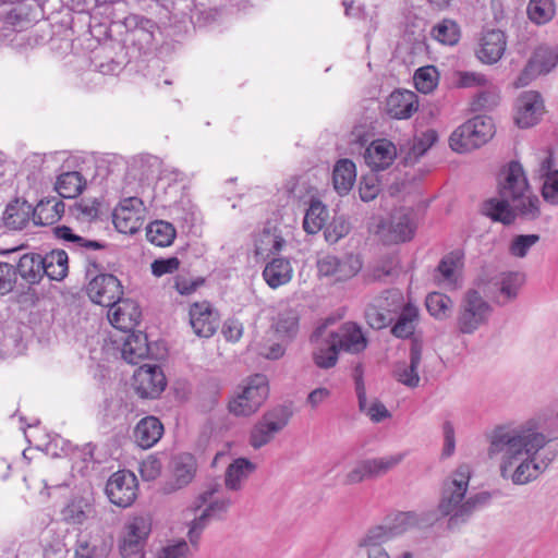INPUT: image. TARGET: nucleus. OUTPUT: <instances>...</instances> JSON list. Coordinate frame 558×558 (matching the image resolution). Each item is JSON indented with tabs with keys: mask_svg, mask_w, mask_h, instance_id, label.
I'll list each match as a JSON object with an SVG mask.
<instances>
[{
	"mask_svg": "<svg viewBox=\"0 0 558 558\" xmlns=\"http://www.w3.org/2000/svg\"><path fill=\"white\" fill-rule=\"evenodd\" d=\"M376 475L373 473V465L371 459H366L357 462L345 475L344 484L353 485L361 483L368 478H375Z\"/></svg>",
	"mask_w": 558,
	"mask_h": 558,
	"instance_id": "nucleus-59",
	"label": "nucleus"
},
{
	"mask_svg": "<svg viewBox=\"0 0 558 558\" xmlns=\"http://www.w3.org/2000/svg\"><path fill=\"white\" fill-rule=\"evenodd\" d=\"M86 187V180L78 171L61 173L56 181L54 189L63 198H75Z\"/></svg>",
	"mask_w": 558,
	"mask_h": 558,
	"instance_id": "nucleus-39",
	"label": "nucleus"
},
{
	"mask_svg": "<svg viewBox=\"0 0 558 558\" xmlns=\"http://www.w3.org/2000/svg\"><path fill=\"white\" fill-rule=\"evenodd\" d=\"M550 167L551 160L547 157L542 161L539 169L544 179L542 195L547 203L558 205V171H550Z\"/></svg>",
	"mask_w": 558,
	"mask_h": 558,
	"instance_id": "nucleus-46",
	"label": "nucleus"
},
{
	"mask_svg": "<svg viewBox=\"0 0 558 558\" xmlns=\"http://www.w3.org/2000/svg\"><path fill=\"white\" fill-rule=\"evenodd\" d=\"M391 241L405 242L413 236L414 225L408 215L393 217L390 223Z\"/></svg>",
	"mask_w": 558,
	"mask_h": 558,
	"instance_id": "nucleus-56",
	"label": "nucleus"
},
{
	"mask_svg": "<svg viewBox=\"0 0 558 558\" xmlns=\"http://www.w3.org/2000/svg\"><path fill=\"white\" fill-rule=\"evenodd\" d=\"M166 377L157 365L145 364L133 375V387L142 398H157L166 388Z\"/></svg>",
	"mask_w": 558,
	"mask_h": 558,
	"instance_id": "nucleus-16",
	"label": "nucleus"
},
{
	"mask_svg": "<svg viewBox=\"0 0 558 558\" xmlns=\"http://www.w3.org/2000/svg\"><path fill=\"white\" fill-rule=\"evenodd\" d=\"M93 506L88 498L74 496L61 511L62 519L68 524H83L92 514Z\"/></svg>",
	"mask_w": 558,
	"mask_h": 558,
	"instance_id": "nucleus-38",
	"label": "nucleus"
},
{
	"mask_svg": "<svg viewBox=\"0 0 558 558\" xmlns=\"http://www.w3.org/2000/svg\"><path fill=\"white\" fill-rule=\"evenodd\" d=\"M495 129L489 117L477 116L459 126L449 138L450 147L458 153H466L487 143Z\"/></svg>",
	"mask_w": 558,
	"mask_h": 558,
	"instance_id": "nucleus-6",
	"label": "nucleus"
},
{
	"mask_svg": "<svg viewBox=\"0 0 558 558\" xmlns=\"http://www.w3.org/2000/svg\"><path fill=\"white\" fill-rule=\"evenodd\" d=\"M64 203L56 198L43 199L33 207V221L38 226H50L64 214Z\"/></svg>",
	"mask_w": 558,
	"mask_h": 558,
	"instance_id": "nucleus-34",
	"label": "nucleus"
},
{
	"mask_svg": "<svg viewBox=\"0 0 558 558\" xmlns=\"http://www.w3.org/2000/svg\"><path fill=\"white\" fill-rule=\"evenodd\" d=\"M286 240L282 232L275 226H266L255 239V254L267 258L283 250Z\"/></svg>",
	"mask_w": 558,
	"mask_h": 558,
	"instance_id": "nucleus-27",
	"label": "nucleus"
},
{
	"mask_svg": "<svg viewBox=\"0 0 558 558\" xmlns=\"http://www.w3.org/2000/svg\"><path fill=\"white\" fill-rule=\"evenodd\" d=\"M493 313L492 305L477 290H468L459 304L456 326L462 335H473L487 325Z\"/></svg>",
	"mask_w": 558,
	"mask_h": 558,
	"instance_id": "nucleus-5",
	"label": "nucleus"
},
{
	"mask_svg": "<svg viewBox=\"0 0 558 558\" xmlns=\"http://www.w3.org/2000/svg\"><path fill=\"white\" fill-rule=\"evenodd\" d=\"M33 219V206L26 201L16 199L10 203L4 213L3 221L12 230H21Z\"/></svg>",
	"mask_w": 558,
	"mask_h": 558,
	"instance_id": "nucleus-35",
	"label": "nucleus"
},
{
	"mask_svg": "<svg viewBox=\"0 0 558 558\" xmlns=\"http://www.w3.org/2000/svg\"><path fill=\"white\" fill-rule=\"evenodd\" d=\"M41 256L38 254H24L16 267L19 274L27 283H37L43 277Z\"/></svg>",
	"mask_w": 558,
	"mask_h": 558,
	"instance_id": "nucleus-45",
	"label": "nucleus"
},
{
	"mask_svg": "<svg viewBox=\"0 0 558 558\" xmlns=\"http://www.w3.org/2000/svg\"><path fill=\"white\" fill-rule=\"evenodd\" d=\"M375 300H383V307L385 311L393 316L407 305L404 298L399 289H390L376 296Z\"/></svg>",
	"mask_w": 558,
	"mask_h": 558,
	"instance_id": "nucleus-61",
	"label": "nucleus"
},
{
	"mask_svg": "<svg viewBox=\"0 0 558 558\" xmlns=\"http://www.w3.org/2000/svg\"><path fill=\"white\" fill-rule=\"evenodd\" d=\"M355 179L356 170L353 161L349 159H341L336 163L332 181L333 186L339 194H347L352 189Z\"/></svg>",
	"mask_w": 558,
	"mask_h": 558,
	"instance_id": "nucleus-41",
	"label": "nucleus"
},
{
	"mask_svg": "<svg viewBox=\"0 0 558 558\" xmlns=\"http://www.w3.org/2000/svg\"><path fill=\"white\" fill-rule=\"evenodd\" d=\"M558 63V47H549L546 45L539 46L529 60L524 68L519 82L521 85H526L529 82L541 75L551 71Z\"/></svg>",
	"mask_w": 558,
	"mask_h": 558,
	"instance_id": "nucleus-18",
	"label": "nucleus"
},
{
	"mask_svg": "<svg viewBox=\"0 0 558 558\" xmlns=\"http://www.w3.org/2000/svg\"><path fill=\"white\" fill-rule=\"evenodd\" d=\"M288 343L290 342L281 341L278 335H271L268 329L258 343V353L268 360H278L284 355Z\"/></svg>",
	"mask_w": 558,
	"mask_h": 558,
	"instance_id": "nucleus-49",
	"label": "nucleus"
},
{
	"mask_svg": "<svg viewBox=\"0 0 558 558\" xmlns=\"http://www.w3.org/2000/svg\"><path fill=\"white\" fill-rule=\"evenodd\" d=\"M190 542L180 538L167 542L156 554V558H193Z\"/></svg>",
	"mask_w": 558,
	"mask_h": 558,
	"instance_id": "nucleus-54",
	"label": "nucleus"
},
{
	"mask_svg": "<svg viewBox=\"0 0 558 558\" xmlns=\"http://www.w3.org/2000/svg\"><path fill=\"white\" fill-rule=\"evenodd\" d=\"M498 195L485 201L482 206V213L494 221L511 225L517 217L532 221L541 216V201L533 193L518 161H511L500 172Z\"/></svg>",
	"mask_w": 558,
	"mask_h": 558,
	"instance_id": "nucleus-2",
	"label": "nucleus"
},
{
	"mask_svg": "<svg viewBox=\"0 0 558 558\" xmlns=\"http://www.w3.org/2000/svg\"><path fill=\"white\" fill-rule=\"evenodd\" d=\"M463 254L453 251L442 257L437 267V279L446 287L454 288L458 283L460 271L463 265Z\"/></svg>",
	"mask_w": 558,
	"mask_h": 558,
	"instance_id": "nucleus-31",
	"label": "nucleus"
},
{
	"mask_svg": "<svg viewBox=\"0 0 558 558\" xmlns=\"http://www.w3.org/2000/svg\"><path fill=\"white\" fill-rule=\"evenodd\" d=\"M329 217L327 207L318 199H312L305 213L303 228L308 234L319 232Z\"/></svg>",
	"mask_w": 558,
	"mask_h": 558,
	"instance_id": "nucleus-42",
	"label": "nucleus"
},
{
	"mask_svg": "<svg viewBox=\"0 0 558 558\" xmlns=\"http://www.w3.org/2000/svg\"><path fill=\"white\" fill-rule=\"evenodd\" d=\"M217 492H218L217 486L205 490L195 499L191 509L196 512L203 506L207 505L205 508V511H207L211 515V518L217 514L225 513L231 506V499L230 498L214 499V495Z\"/></svg>",
	"mask_w": 558,
	"mask_h": 558,
	"instance_id": "nucleus-43",
	"label": "nucleus"
},
{
	"mask_svg": "<svg viewBox=\"0 0 558 558\" xmlns=\"http://www.w3.org/2000/svg\"><path fill=\"white\" fill-rule=\"evenodd\" d=\"M418 319V308L408 303L391 328V332L397 338H409L414 333L416 322Z\"/></svg>",
	"mask_w": 558,
	"mask_h": 558,
	"instance_id": "nucleus-44",
	"label": "nucleus"
},
{
	"mask_svg": "<svg viewBox=\"0 0 558 558\" xmlns=\"http://www.w3.org/2000/svg\"><path fill=\"white\" fill-rule=\"evenodd\" d=\"M391 537L384 526H375L357 542L356 555L361 558H391L384 544Z\"/></svg>",
	"mask_w": 558,
	"mask_h": 558,
	"instance_id": "nucleus-20",
	"label": "nucleus"
},
{
	"mask_svg": "<svg viewBox=\"0 0 558 558\" xmlns=\"http://www.w3.org/2000/svg\"><path fill=\"white\" fill-rule=\"evenodd\" d=\"M438 71L433 65L420 68L414 74V85L423 94L433 92L438 84Z\"/></svg>",
	"mask_w": 558,
	"mask_h": 558,
	"instance_id": "nucleus-55",
	"label": "nucleus"
},
{
	"mask_svg": "<svg viewBox=\"0 0 558 558\" xmlns=\"http://www.w3.org/2000/svg\"><path fill=\"white\" fill-rule=\"evenodd\" d=\"M422 361V348L413 344L410 350V361L400 362L396 365L393 375L402 385L415 388L420 384L418 366Z\"/></svg>",
	"mask_w": 558,
	"mask_h": 558,
	"instance_id": "nucleus-28",
	"label": "nucleus"
},
{
	"mask_svg": "<svg viewBox=\"0 0 558 558\" xmlns=\"http://www.w3.org/2000/svg\"><path fill=\"white\" fill-rule=\"evenodd\" d=\"M405 457V453H395L390 456H385L380 458L371 459L373 465V473H375L376 477L383 476L397 465H399Z\"/></svg>",
	"mask_w": 558,
	"mask_h": 558,
	"instance_id": "nucleus-62",
	"label": "nucleus"
},
{
	"mask_svg": "<svg viewBox=\"0 0 558 558\" xmlns=\"http://www.w3.org/2000/svg\"><path fill=\"white\" fill-rule=\"evenodd\" d=\"M151 532V520L145 515L129 519L122 530L119 549L123 557L142 554Z\"/></svg>",
	"mask_w": 558,
	"mask_h": 558,
	"instance_id": "nucleus-8",
	"label": "nucleus"
},
{
	"mask_svg": "<svg viewBox=\"0 0 558 558\" xmlns=\"http://www.w3.org/2000/svg\"><path fill=\"white\" fill-rule=\"evenodd\" d=\"M108 549L104 545H96L85 539L77 541L74 558H107Z\"/></svg>",
	"mask_w": 558,
	"mask_h": 558,
	"instance_id": "nucleus-64",
	"label": "nucleus"
},
{
	"mask_svg": "<svg viewBox=\"0 0 558 558\" xmlns=\"http://www.w3.org/2000/svg\"><path fill=\"white\" fill-rule=\"evenodd\" d=\"M189 315L191 327L199 338H210L219 327L218 312L206 301L193 303Z\"/></svg>",
	"mask_w": 558,
	"mask_h": 558,
	"instance_id": "nucleus-17",
	"label": "nucleus"
},
{
	"mask_svg": "<svg viewBox=\"0 0 558 558\" xmlns=\"http://www.w3.org/2000/svg\"><path fill=\"white\" fill-rule=\"evenodd\" d=\"M350 230L351 226L344 217H335L331 222L326 226L324 236L329 244H336L348 235Z\"/></svg>",
	"mask_w": 558,
	"mask_h": 558,
	"instance_id": "nucleus-58",
	"label": "nucleus"
},
{
	"mask_svg": "<svg viewBox=\"0 0 558 558\" xmlns=\"http://www.w3.org/2000/svg\"><path fill=\"white\" fill-rule=\"evenodd\" d=\"M269 393L268 379L263 374H255L244 379L238 387L228 409L235 416H250L258 411Z\"/></svg>",
	"mask_w": 558,
	"mask_h": 558,
	"instance_id": "nucleus-4",
	"label": "nucleus"
},
{
	"mask_svg": "<svg viewBox=\"0 0 558 558\" xmlns=\"http://www.w3.org/2000/svg\"><path fill=\"white\" fill-rule=\"evenodd\" d=\"M144 203L138 197L121 201L112 214L116 229L124 234L136 233L144 223Z\"/></svg>",
	"mask_w": 558,
	"mask_h": 558,
	"instance_id": "nucleus-11",
	"label": "nucleus"
},
{
	"mask_svg": "<svg viewBox=\"0 0 558 558\" xmlns=\"http://www.w3.org/2000/svg\"><path fill=\"white\" fill-rule=\"evenodd\" d=\"M330 320H326L316 327L311 336L313 344V360L319 368H331L338 362V353L340 352L331 329H329Z\"/></svg>",
	"mask_w": 558,
	"mask_h": 558,
	"instance_id": "nucleus-9",
	"label": "nucleus"
},
{
	"mask_svg": "<svg viewBox=\"0 0 558 558\" xmlns=\"http://www.w3.org/2000/svg\"><path fill=\"white\" fill-rule=\"evenodd\" d=\"M527 16L536 25H543L551 21L556 13L554 0H530Z\"/></svg>",
	"mask_w": 558,
	"mask_h": 558,
	"instance_id": "nucleus-48",
	"label": "nucleus"
},
{
	"mask_svg": "<svg viewBox=\"0 0 558 558\" xmlns=\"http://www.w3.org/2000/svg\"><path fill=\"white\" fill-rule=\"evenodd\" d=\"M417 110L418 97L408 89H397L386 100V111L393 119H409Z\"/></svg>",
	"mask_w": 558,
	"mask_h": 558,
	"instance_id": "nucleus-23",
	"label": "nucleus"
},
{
	"mask_svg": "<svg viewBox=\"0 0 558 558\" xmlns=\"http://www.w3.org/2000/svg\"><path fill=\"white\" fill-rule=\"evenodd\" d=\"M425 303L428 313L440 320L448 318L453 307L452 300L440 292L429 293Z\"/></svg>",
	"mask_w": 558,
	"mask_h": 558,
	"instance_id": "nucleus-50",
	"label": "nucleus"
},
{
	"mask_svg": "<svg viewBox=\"0 0 558 558\" xmlns=\"http://www.w3.org/2000/svg\"><path fill=\"white\" fill-rule=\"evenodd\" d=\"M299 313L293 308L280 312L270 326L271 335H278L281 341L291 342L299 332Z\"/></svg>",
	"mask_w": 558,
	"mask_h": 558,
	"instance_id": "nucleus-33",
	"label": "nucleus"
},
{
	"mask_svg": "<svg viewBox=\"0 0 558 558\" xmlns=\"http://www.w3.org/2000/svg\"><path fill=\"white\" fill-rule=\"evenodd\" d=\"M383 307V300H373L365 310V318L369 327L373 329H383L392 320L393 316L388 314Z\"/></svg>",
	"mask_w": 558,
	"mask_h": 558,
	"instance_id": "nucleus-52",
	"label": "nucleus"
},
{
	"mask_svg": "<svg viewBox=\"0 0 558 558\" xmlns=\"http://www.w3.org/2000/svg\"><path fill=\"white\" fill-rule=\"evenodd\" d=\"M544 113V102L537 92H524L517 100L515 123L520 128L535 125Z\"/></svg>",
	"mask_w": 558,
	"mask_h": 558,
	"instance_id": "nucleus-22",
	"label": "nucleus"
},
{
	"mask_svg": "<svg viewBox=\"0 0 558 558\" xmlns=\"http://www.w3.org/2000/svg\"><path fill=\"white\" fill-rule=\"evenodd\" d=\"M92 302L110 307L122 298L123 288L120 280L111 274H100L87 286Z\"/></svg>",
	"mask_w": 558,
	"mask_h": 558,
	"instance_id": "nucleus-14",
	"label": "nucleus"
},
{
	"mask_svg": "<svg viewBox=\"0 0 558 558\" xmlns=\"http://www.w3.org/2000/svg\"><path fill=\"white\" fill-rule=\"evenodd\" d=\"M289 422V415L282 408L265 413L254 425L250 434V445L259 449L269 444L276 434L281 432Z\"/></svg>",
	"mask_w": 558,
	"mask_h": 558,
	"instance_id": "nucleus-10",
	"label": "nucleus"
},
{
	"mask_svg": "<svg viewBox=\"0 0 558 558\" xmlns=\"http://www.w3.org/2000/svg\"><path fill=\"white\" fill-rule=\"evenodd\" d=\"M471 474V466L462 463L442 485L436 513L449 518V530L460 527L478 508L487 505L490 500V494L487 492L466 496Z\"/></svg>",
	"mask_w": 558,
	"mask_h": 558,
	"instance_id": "nucleus-3",
	"label": "nucleus"
},
{
	"mask_svg": "<svg viewBox=\"0 0 558 558\" xmlns=\"http://www.w3.org/2000/svg\"><path fill=\"white\" fill-rule=\"evenodd\" d=\"M397 157V148L388 140H376L366 148L364 159L374 171L389 168Z\"/></svg>",
	"mask_w": 558,
	"mask_h": 558,
	"instance_id": "nucleus-25",
	"label": "nucleus"
},
{
	"mask_svg": "<svg viewBox=\"0 0 558 558\" xmlns=\"http://www.w3.org/2000/svg\"><path fill=\"white\" fill-rule=\"evenodd\" d=\"M43 276L46 275L51 280H62L68 274V255L62 250H53L41 256Z\"/></svg>",
	"mask_w": 558,
	"mask_h": 558,
	"instance_id": "nucleus-40",
	"label": "nucleus"
},
{
	"mask_svg": "<svg viewBox=\"0 0 558 558\" xmlns=\"http://www.w3.org/2000/svg\"><path fill=\"white\" fill-rule=\"evenodd\" d=\"M36 22V14L33 9L25 3H20L12 8L3 19L5 29L22 32L29 28Z\"/></svg>",
	"mask_w": 558,
	"mask_h": 558,
	"instance_id": "nucleus-37",
	"label": "nucleus"
},
{
	"mask_svg": "<svg viewBox=\"0 0 558 558\" xmlns=\"http://www.w3.org/2000/svg\"><path fill=\"white\" fill-rule=\"evenodd\" d=\"M539 241L538 234H520L511 241L509 252L515 257H525L529 250Z\"/></svg>",
	"mask_w": 558,
	"mask_h": 558,
	"instance_id": "nucleus-63",
	"label": "nucleus"
},
{
	"mask_svg": "<svg viewBox=\"0 0 558 558\" xmlns=\"http://www.w3.org/2000/svg\"><path fill=\"white\" fill-rule=\"evenodd\" d=\"M483 88L471 102V109L474 112L490 111L500 102V92L492 82Z\"/></svg>",
	"mask_w": 558,
	"mask_h": 558,
	"instance_id": "nucleus-51",
	"label": "nucleus"
},
{
	"mask_svg": "<svg viewBox=\"0 0 558 558\" xmlns=\"http://www.w3.org/2000/svg\"><path fill=\"white\" fill-rule=\"evenodd\" d=\"M547 442L545 435L532 425L500 426L489 436L487 453L490 459L499 457L504 480L521 486L537 480L553 461L554 454H545Z\"/></svg>",
	"mask_w": 558,
	"mask_h": 558,
	"instance_id": "nucleus-1",
	"label": "nucleus"
},
{
	"mask_svg": "<svg viewBox=\"0 0 558 558\" xmlns=\"http://www.w3.org/2000/svg\"><path fill=\"white\" fill-rule=\"evenodd\" d=\"M138 304L130 299H120L109 307L108 319L110 324L120 330L132 331L141 319Z\"/></svg>",
	"mask_w": 558,
	"mask_h": 558,
	"instance_id": "nucleus-21",
	"label": "nucleus"
},
{
	"mask_svg": "<svg viewBox=\"0 0 558 558\" xmlns=\"http://www.w3.org/2000/svg\"><path fill=\"white\" fill-rule=\"evenodd\" d=\"M122 357L130 364H137L149 355L147 336L142 331L131 332L123 341Z\"/></svg>",
	"mask_w": 558,
	"mask_h": 558,
	"instance_id": "nucleus-32",
	"label": "nucleus"
},
{
	"mask_svg": "<svg viewBox=\"0 0 558 558\" xmlns=\"http://www.w3.org/2000/svg\"><path fill=\"white\" fill-rule=\"evenodd\" d=\"M331 332L339 351L359 354L367 348L368 340L362 327L353 322H347Z\"/></svg>",
	"mask_w": 558,
	"mask_h": 558,
	"instance_id": "nucleus-19",
	"label": "nucleus"
},
{
	"mask_svg": "<svg viewBox=\"0 0 558 558\" xmlns=\"http://www.w3.org/2000/svg\"><path fill=\"white\" fill-rule=\"evenodd\" d=\"M256 469V464L246 458L234 459L225 471L226 488L231 492H240Z\"/></svg>",
	"mask_w": 558,
	"mask_h": 558,
	"instance_id": "nucleus-26",
	"label": "nucleus"
},
{
	"mask_svg": "<svg viewBox=\"0 0 558 558\" xmlns=\"http://www.w3.org/2000/svg\"><path fill=\"white\" fill-rule=\"evenodd\" d=\"M146 238L157 246H169L175 238V229L167 221L156 220L147 226Z\"/></svg>",
	"mask_w": 558,
	"mask_h": 558,
	"instance_id": "nucleus-47",
	"label": "nucleus"
},
{
	"mask_svg": "<svg viewBox=\"0 0 558 558\" xmlns=\"http://www.w3.org/2000/svg\"><path fill=\"white\" fill-rule=\"evenodd\" d=\"M438 520L437 513L423 512L417 513L414 511L402 512L397 517L398 524L403 529L408 530L411 527H425L432 525Z\"/></svg>",
	"mask_w": 558,
	"mask_h": 558,
	"instance_id": "nucleus-53",
	"label": "nucleus"
},
{
	"mask_svg": "<svg viewBox=\"0 0 558 558\" xmlns=\"http://www.w3.org/2000/svg\"><path fill=\"white\" fill-rule=\"evenodd\" d=\"M195 471L196 462L191 454L175 457L172 462V478L174 484L171 485L170 490L186 486L193 480Z\"/></svg>",
	"mask_w": 558,
	"mask_h": 558,
	"instance_id": "nucleus-36",
	"label": "nucleus"
},
{
	"mask_svg": "<svg viewBox=\"0 0 558 558\" xmlns=\"http://www.w3.org/2000/svg\"><path fill=\"white\" fill-rule=\"evenodd\" d=\"M507 46L506 35L499 29H490L483 34L480 48L476 50L478 60L494 64L501 59Z\"/></svg>",
	"mask_w": 558,
	"mask_h": 558,
	"instance_id": "nucleus-24",
	"label": "nucleus"
},
{
	"mask_svg": "<svg viewBox=\"0 0 558 558\" xmlns=\"http://www.w3.org/2000/svg\"><path fill=\"white\" fill-rule=\"evenodd\" d=\"M293 268L289 259L283 257L272 258L263 270V278L271 289H277L291 281Z\"/></svg>",
	"mask_w": 558,
	"mask_h": 558,
	"instance_id": "nucleus-30",
	"label": "nucleus"
},
{
	"mask_svg": "<svg viewBox=\"0 0 558 558\" xmlns=\"http://www.w3.org/2000/svg\"><path fill=\"white\" fill-rule=\"evenodd\" d=\"M316 269L319 278H326L331 282H343L357 275L362 269V262L353 254L341 257L326 254L317 258Z\"/></svg>",
	"mask_w": 558,
	"mask_h": 558,
	"instance_id": "nucleus-7",
	"label": "nucleus"
},
{
	"mask_svg": "<svg viewBox=\"0 0 558 558\" xmlns=\"http://www.w3.org/2000/svg\"><path fill=\"white\" fill-rule=\"evenodd\" d=\"M109 500L122 508L131 506L137 496V478L130 471L113 473L106 485Z\"/></svg>",
	"mask_w": 558,
	"mask_h": 558,
	"instance_id": "nucleus-13",
	"label": "nucleus"
},
{
	"mask_svg": "<svg viewBox=\"0 0 558 558\" xmlns=\"http://www.w3.org/2000/svg\"><path fill=\"white\" fill-rule=\"evenodd\" d=\"M434 37L446 45H454L460 37L458 24L452 20H444L433 28Z\"/></svg>",
	"mask_w": 558,
	"mask_h": 558,
	"instance_id": "nucleus-57",
	"label": "nucleus"
},
{
	"mask_svg": "<svg viewBox=\"0 0 558 558\" xmlns=\"http://www.w3.org/2000/svg\"><path fill=\"white\" fill-rule=\"evenodd\" d=\"M163 425L155 416L142 418L135 426V442L143 449L151 448L161 438Z\"/></svg>",
	"mask_w": 558,
	"mask_h": 558,
	"instance_id": "nucleus-29",
	"label": "nucleus"
},
{
	"mask_svg": "<svg viewBox=\"0 0 558 558\" xmlns=\"http://www.w3.org/2000/svg\"><path fill=\"white\" fill-rule=\"evenodd\" d=\"M123 25L126 31V40L137 46L140 50H148L155 40L159 27L156 22L145 16L130 14L124 17Z\"/></svg>",
	"mask_w": 558,
	"mask_h": 558,
	"instance_id": "nucleus-15",
	"label": "nucleus"
},
{
	"mask_svg": "<svg viewBox=\"0 0 558 558\" xmlns=\"http://www.w3.org/2000/svg\"><path fill=\"white\" fill-rule=\"evenodd\" d=\"M489 83L490 81L480 72L459 71L456 74V85L459 88H483Z\"/></svg>",
	"mask_w": 558,
	"mask_h": 558,
	"instance_id": "nucleus-60",
	"label": "nucleus"
},
{
	"mask_svg": "<svg viewBox=\"0 0 558 558\" xmlns=\"http://www.w3.org/2000/svg\"><path fill=\"white\" fill-rule=\"evenodd\" d=\"M524 282L525 275L523 272H501L492 279L487 287V293L496 304L505 306L518 298Z\"/></svg>",
	"mask_w": 558,
	"mask_h": 558,
	"instance_id": "nucleus-12",
	"label": "nucleus"
}]
</instances>
